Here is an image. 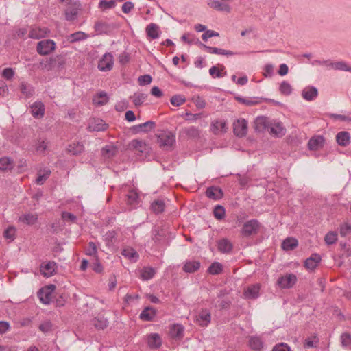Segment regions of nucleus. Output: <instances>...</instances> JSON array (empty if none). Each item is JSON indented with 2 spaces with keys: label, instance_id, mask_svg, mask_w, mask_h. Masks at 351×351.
I'll return each mask as SVG.
<instances>
[{
  "label": "nucleus",
  "instance_id": "1",
  "mask_svg": "<svg viewBox=\"0 0 351 351\" xmlns=\"http://www.w3.org/2000/svg\"><path fill=\"white\" fill-rule=\"evenodd\" d=\"M261 223L257 219H250L243 225L241 234L245 237L256 235L260 229Z\"/></svg>",
  "mask_w": 351,
  "mask_h": 351
},
{
  "label": "nucleus",
  "instance_id": "2",
  "mask_svg": "<svg viewBox=\"0 0 351 351\" xmlns=\"http://www.w3.org/2000/svg\"><path fill=\"white\" fill-rule=\"evenodd\" d=\"M65 64L64 58L62 56L58 55L55 57L50 58L46 62H40V66L42 69L50 70L52 68H60Z\"/></svg>",
  "mask_w": 351,
  "mask_h": 351
},
{
  "label": "nucleus",
  "instance_id": "3",
  "mask_svg": "<svg viewBox=\"0 0 351 351\" xmlns=\"http://www.w3.org/2000/svg\"><path fill=\"white\" fill-rule=\"evenodd\" d=\"M56 43L51 39L43 40L38 43L36 50L40 55L46 56L55 50Z\"/></svg>",
  "mask_w": 351,
  "mask_h": 351
},
{
  "label": "nucleus",
  "instance_id": "4",
  "mask_svg": "<svg viewBox=\"0 0 351 351\" xmlns=\"http://www.w3.org/2000/svg\"><path fill=\"white\" fill-rule=\"evenodd\" d=\"M176 142V136L171 132H164L158 136V143L166 149H170Z\"/></svg>",
  "mask_w": 351,
  "mask_h": 351
},
{
  "label": "nucleus",
  "instance_id": "5",
  "mask_svg": "<svg viewBox=\"0 0 351 351\" xmlns=\"http://www.w3.org/2000/svg\"><path fill=\"white\" fill-rule=\"evenodd\" d=\"M297 282V276L293 274H287L278 278L277 285L281 289H289Z\"/></svg>",
  "mask_w": 351,
  "mask_h": 351
},
{
  "label": "nucleus",
  "instance_id": "6",
  "mask_svg": "<svg viewBox=\"0 0 351 351\" xmlns=\"http://www.w3.org/2000/svg\"><path fill=\"white\" fill-rule=\"evenodd\" d=\"M114 64L113 56L110 53H106L98 62V69L101 71H110Z\"/></svg>",
  "mask_w": 351,
  "mask_h": 351
},
{
  "label": "nucleus",
  "instance_id": "7",
  "mask_svg": "<svg viewBox=\"0 0 351 351\" xmlns=\"http://www.w3.org/2000/svg\"><path fill=\"white\" fill-rule=\"evenodd\" d=\"M233 130L237 136H245L247 132V122L246 120L238 119L233 124Z\"/></svg>",
  "mask_w": 351,
  "mask_h": 351
},
{
  "label": "nucleus",
  "instance_id": "8",
  "mask_svg": "<svg viewBox=\"0 0 351 351\" xmlns=\"http://www.w3.org/2000/svg\"><path fill=\"white\" fill-rule=\"evenodd\" d=\"M271 122V120L267 117H258L254 121V130L258 132H263L265 130H269Z\"/></svg>",
  "mask_w": 351,
  "mask_h": 351
},
{
  "label": "nucleus",
  "instance_id": "9",
  "mask_svg": "<svg viewBox=\"0 0 351 351\" xmlns=\"http://www.w3.org/2000/svg\"><path fill=\"white\" fill-rule=\"evenodd\" d=\"M269 133L277 137H282L286 133V129L280 121H271L269 128Z\"/></svg>",
  "mask_w": 351,
  "mask_h": 351
},
{
  "label": "nucleus",
  "instance_id": "10",
  "mask_svg": "<svg viewBox=\"0 0 351 351\" xmlns=\"http://www.w3.org/2000/svg\"><path fill=\"white\" fill-rule=\"evenodd\" d=\"M31 114L36 119L43 117L45 112L44 104L40 101L34 102L30 107Z\"/></svg>",
  "mask_w": 351,
  "mask_h": 351
},
{
  "label": "nucleus",
  "instance_id": "11",
  "mask_svg": "<svg viewBox=\"0 0 351 351\" xmlns=\"http://www.w3.org/2000/svg\"><path fill=\"white\" fill-rule=\"evenodd\" d=\"M184 327L182 324H175L169 329V336L176 340H180L184 337Z\"/></svg>",
  "mask_w": 351,
  "mask_h": 351
},
{
  "label": "nucleus",
  "instance_id": "12",
  "mask_svg": "<svg viewBox=\"0 0 351 351\" xmlns=\"http://www.w3.org/2000/svg\"><path fill=\"white\" fill-rule=\"evenodd\" d=\"M197 42L199 43V45L205 49L208 53H212V54H218V55H224V56H233L235 54L232 51L229 50H225L221 48L214 47H210L205 44H203L199 41V40H197Z\"/></svg>",
  "mask_w": 351,
  "mask_h": 351
},
{
  "label": "nucleus",
  "instance_id": "13",
  "mask_svg": "<svg viewBox=\"0 0 351 351\" xmlns=\"http://www.w3.org/2000/svg\"><path fill=\"white\" fill-rule=\"evenodd\" d=\"M147 346L151 349H158L162 346V339L158 333H151L147 337Z\"/></svg>",
  "mask_w": 351,
  "mask_h": 351
},
{
  "label": "nucleus",
  "instance_id": "14",
  "mask_svg": "<svg viewBox=\"0 0 351 351\" xmlns=\"http://www.w3.org/2000/svg\"><path fill=\"white\" fill-rule=\"evenodd\" d=\"M210 321L211 315L208 309H202L197 316V322L202 327L207 326Z\"/></svg>",
  "mask_w": 351,
  "mask_h": 351
},
{
  "label": "nucleus",
  "instance_id": "15",
  "mask_svg": "<svg viewBox=\"0 0 351 351\" xmlns=\"http://www.w3.org/2000/svg\"><path fill=\"white\" fill-rule=\"evenodd\" d=\"M155 122L148 121L143 123L134 125L132 129L134 133L147 132L153 130L155 128Z\"/></svg>",
  "mask_w": 351,
  "mask_h": 351
},
{
  "label": "nucleus",
  "instance_id": "16",
  "mask_svg": "<svg viewBox=\"0 0 351 351\" xmlns=\"http://www.w3.org/2000/svg\"><path fill=\"white\" fill-rule=\"evenodd\" d=\"M145 32L147 36L151 39L158 38L160 34L159 26L154 23H151L147 25Z\"/></svg>",
  "mask_w": 351,
  "mask_h": 351
},
{
  "label": "nucleus",
  "instance_id": "17",
  "mask_svg": "<svg viewBox=\"0 0 351 351\" xmlns=\"http://www.w3.org/2000/svg\"><path fill=\"white\" fill-rule=\"evenodd\" d=\"M318 90L314 86H306L302 92V96L306 101H313L317 97Z\"/></svg>",
  "mask_w": 351,
  "mask_h": 351
},
{
  "label": "nucleus",
  "instance_id": "18",
  "mask_svg": "<svg viewBox=\"0 0 351 351\" xmlns=\"http://www.w3.org/2000/svg\"><path fill=\"white\" fill-rule=\"evenodd\" d=\"M324 145V138L322 136H315L312 137L308 143V147L310 150H318Z\"/></svg>",
  "mask_w": 351,
  "mask_h": 351
},
{
  "label": "nucleus",
  "instance_id": "19",
  "mask_svg": "<svg viewBox=\"0 0 351 351\" xmlns=\"http://www.w3.org/2000/svg\"><path fill=\"white\" fill-rule=\"evenodd\" d=\"M350 134L347 131H341L337 134L336 141L337 144L342 147H346L350 143Z\"/></svg>",
  "mask_w": 351,
  "mask_h": 351
},
{
  "label": "nucleus",
  "instance_id": "20",
  "mask_svg": "<svg viewBox=\"0 0 351 351\" xmlns=\"http://www.w3.org/2000/svg\"><path fill=\"white\" fill-rule=\"evenodd\" d=\"M321 259L318 254H313L305 261L304 266L306 269L313 270L320 263Z\"/></svg>",
  "mask_w": 351,
  "mask_h": 351
},
{
  "label": "nucleus",
  "instance_id": "21",
  "mask_svg": "<svg viewBox=\"0 0 351 351\" xmlns=\"http://www.w3.org/2000/svg\"><path fill=\"white\" fill-rule=\"evenodd\" d=\"M260 286L258 284L249 286L244 291L243 294L247 299H256L259 295Z\"/></svg>",
  "mask_w": 351,
  "mask_h": 351
},
{
  "label": "nucleus",
  "instance_id": "22",
  "mask_svg": "<svg viewBox=\"0 0 351 351\" xmlns=\"http://www.w3.org/2000/svg\"><path fill=\"white\" fill-rule=\"evenodd\" d=\"M208 5L218 11H224L226 12H230L231 10V8L228 4L221 3L217 0H208Z\"/></svg>",
  "mask_w": 351,
  "mask_h": 351
},
{
  "label": "nucleus",
  "instance_id": "23",
  "mask_svg": "<svg viewBox=\"0 0 351 351\" xmlns=\"http://www.w3.org/2000/svg\"><path fill=\"white\" fill-rule=\"evenodd\" d=\"M206 195L210 199L218 200L222 197L223 192L219 187L210 186L206 189Z\"/></svg>",
  "mask_w": 351,
  "mask_h": 351
},
{
  "label": "nucleus",
  "instance_id": "24",
  "mask_svg": "<svg viewBox=\"0 0 351 351\" xmlns=\"http://www.w3.org/2000/svg\"><path fill=\"white\" fill-rule=\"evenodd\" d=\"M218 250L224 254L230 253L232 250V244L227 239H222L217 241Z\"/></svg>",
  "mask_w": 351,
  "mask_h": 351
},
{
  "label": "nucleus",
  "instance_id": "25",
  "mask_svg": "<svg viewBox=\"0 0 351 351\" xmlns=\"http://www.w3.org/2000/svg\"><path fill=\"white\" fill-rule=\"evenodd\" d=\"M156 315V310L152 307H146L140 314L139 317L143 321H152Z\"/></svg>",
  "mask_w": 351,
  "mask_h": 351
},
{
  "label": "nucleus",
  "instance_id": "26",
  "mask_svg": "<svg viewBox=\"0 0 351 351\" xmlns=\"http://www.w3.org/2000/svg\"><path fill=\"white\" fill-rule=\"evenodd\" d=\"M84 151V146L80 142L69 144L67 147V152L71 155L76 156L80 154Z\"/></svg>",
  "mask_w": 351,
  "mask_h": 351
},
{
  "label": "nucleus",
  "instance_id": "27",
  "mask_svg": "<svg viewBox=\"0 0 351 351\" xmlns=\"http://www.w3.org/2000/svg\"><path fill=\"white\" fill-rule=\"evenodd\" d=\"M92 324L97 330H104L108 326V321L103 316H98L91 320Z\"/></svg>",
  "mask_w": 351,
  "mask_h": 351
},
{
  "label": "nucleus",
  "instance_id": "28",
  "mask_svg": "<svg viewBox=\"0 0 351 351\" xmlns=\"http://www.w3.org/2000/svg\"><path fill=\"white\" fill-rule=\"evenodd\" d=\"M49 32L47 28L35 27L29 31V36L32 38L39 39L45 37Z\"/></svg>",
  "mask_w": 351,
  "mask_h": 351
},
{
  "label": "nucleus",
  "instance_id": "29",
  "mask_svg": "<svg viewBox=\"0 0 351 351\" xmlns=\"http://www.w3.org/2000/svg\"><path fill=\"white\" fill-rule=\"evenodd\" d=\"M298 245V241L293 237H288L282 243V248L285 251L294 250Z\"/></svg>",
  "mask_w": 351,
  "mask_h": 351
},
{
  "label": "nucleus",
  "instance_id": "30",
  "mask_svg": "<svg viewBox=\"0 0 351 351\" xmlns=\"http://www.w3.org/2000/svg\"><path fill=\"white\" fill-rule=\"evenodd\" d=\"M55 263L48 262L44 266H41L40 270L44 276L50 277L55 273Z\"/></svg>",
  "mask_w": 351,
  "mask_h": 351
},
{
  "label": "nucleus",
  "instance_id": "31",
  "mask_svg": "<svg viewBox=\"0 0 351 351\" xmlns=\"http://www.w3.org/2000/svg\"><path fill=\"white\" fill-rule=\"evenodd\" d=\"M19 220L29 226L34 225L38 221V215L27 213L20 216Z\"/></svg>",
  "mask_w": 351,
  "mask_h": 351
},
{
  "label": "nucleus",
  "instance_id": "32",
  "mask_svg": "<svg viewBox=\"0 0 351 351\" xmlns=\"http://www.w3.org/2000/svg\"><path fill=\"white\" fill-rule=\"evenodd\" d=\"M88 36L81 31L76 32L75 33L71 34L67 36V40L71 43L84 40L88 38Z\"/></svg>",
  "mask_w": 351,
  "mask_h": 351
},
{
  "label": "nucleus",
  "instance_id": "33",
  "mask_svg": "<svg viewBox=\"0 0 351 351\" xmlns=\"http://www.w3.org/2000/svg\"><path fill=\"white\" fill-rule=\"evenodd\" d=\"M200 265V262L197 261H186L183 266V270L186 273H193L199 269Z\"/></svg>",
  "mask_w": 351,
  "mask_h": 351
},
{
  "label": "nucleus",
  "instance_id": "34",
  "mask_svg": "<svg viewBox=\"0 0 351 351\" xmlns=\"http://www.w3.org/2000/svg\"><path fill=\"white\" fill-rule=\"evenodd\" d=\"M227 130L226 123L223 120H217L212 123L211 124V130L212 132L216 134L219 133V131L223 132H226Z\"/></svg>",
  "mask_w": 351,
  "mask_h": 351
},
{
  "label": "nucleus",
  "instance_id": "35",
  "mask_svg": "<svg viewBox=\"0 0 351 351\" xmlns=\"http://www.w3.org/2000/svg\"><path fill=\"white\" fill-rule=\"evenodd\" d=\"M121 254L123 256L134 263L139 258V255L137 252L131 247L123 249Z\"/></svg>",
  "mask_w": 351,
  "mask_h": 351
},
{
  "label": "nucleus",
  "instance_id": "36",
  "mask_svg": "<svg viewBox=\"0 0 351 351\" xmlns=\"http://www.w3.org/2000/svg\"><path fill=\"white\" fill-rule=\"evenodd\" d=\"M249 346L251 349L255 351H261L263 348V342L258 337H251L249 341Z\"/></svg>",
  "mask_w": 351,
  "mask_h": 351
},
{
  "label": "nucleus",
  "instance_id": "37",
  "mask_svg": "<svg viewBox=\"0 0 351 351\" xmlns=\"http://www.w3.org/2000/svg\"><path fill=\"white\" fill-rule=\"evenodd\" d=\"M14 167V161L9 157L0 158V171H5L12 170Z\"/></svg>",
  "mask_w": 351,
  "mask_h": 351
},
{
  "label": "nucleus",
  "instance_id": "38",
  "mask_svg": "<svg viewBox=\"0 0 351 351\" xmlns=\"http://www.w3.org/2000/svg\"><path fill=\"white\" fill-rule=\"evenodd\" d=\"M127 204L135 206L139 202L138 194L134 190L130 191L126 195Z\"/></svg>",
  "mask_w": 351,
  "mask_h": 351
},
{
  "label": "nucleus",
  "instance_id": "39",
  "mask_svg": "<svg viewBox=\"0 0 351 351\" xmlns=\"http://www.w3.org/2000/svg\"><path fill=\"white\" fill-rule=\"evenodd\" d=\"M165 204L160 199L154 200L151 204V209L155 214L162 213L165 210Z\"/></svg>",
  "mask_w": 351,
  "mask_h": 351
},
{
  "label": "nucleus",
  "instance_id": "40",
  "mask_svg": "<svg viewBox=\"0 0 351 351\" xmlns=\"http://www.w3.org/2000/svg\"><path fill=\"white\" fill-rule=\"evenodd\" d=\"M20 90L21 93L25 95L26 98H29L34 94V87L32 85L25 82L21 84Z\"/></svg>",
  "mask_w": 351,
  "mask_h": 351
},
{
  "label": "nucleus",
  "instance_id": "41",
  "mask_svg": "<svg viewBox=\"0 0 351 351\" xmlns=\"http://www.w3.org/2000/svg\"><path fill=\"white\" fill-rule=\"evenodd\" d=\"M328 66L335 70L349 71L351 73V67L343 61L330 62Z\"/></svg>",
  "mask_w": 351,
  "mask_h": 351
},
{
  "label": "nucleus",
  "instance_id": "42",
  "mask_svg": "<svg viewBox=\"0 0 351 351\" xmlns=\"http://www.w3.org/2000/svg\"><path fill=\"white\" fill-rule=\"evenodd\" d=\"M156 274L155 269L152 267H143L141 271V277L143 280L152 279Z\"/></svg>",
  "mask_w": 351,
  "mask_h": 351
},
{
  "label": "nucleus",
  "instance_id": "43",
  "mask_svg": "<svg viewBox=\"0 0 351 351\" xmlns=\"http://www.w3.org/2000/svg\"><path fill=\"white\" fill-rule=\"evenodd\" d=\"M117 147L112 145H106L101 149L102 155L106 158H111L116 155Z\"/></svg>",
  "mask_w": 351,
  "mask_h": 351
},
{
  "label": "nucleus",
  "instance_id": "44",
  "mask_svg": "<svg viewBox=\"0 0 351 351\" xmlns=\"http://www.w3.org/2000/svg\"><path fill=\"white\" fill-rule=\"evenodd\" d=\"M147 95L145 93H134L133 96H131L130 98L132 99L134 105L136 106H139L143 104V103L146 100Z\"/></svg>",
  "mask_w": 351,
  "mask_h": 351
},
{
  "label": "nucleus",
  "instance_id": "45",
  "mask_svg": "<svg viewBox=\"0 0 351 351\" xmlns=\"http://www.w3.org/2000/svg\"><path fill=\"white\" fill-rule=\"evenodd\" d=\"M223 271V265L219 262L213 263L208 267V271L212 275H217Z\"/></svg>",
  "mask_w": 351,
  "mask_h": 351
},
{
  "label": "nucleus",
  "instance_id": "46",
  "mask_svg": "<svg viewBox=\"0 0 351 351\" xmlns=\"http://www.w3.org/2000/svg\"><path fill=\"white\" fill-rule=\"evenodd\" d=\"M108 25L101 21H97L94 25V29L97 32V34H106L108 32Z\"/></svg>",
  "mask_w": 351,
  "mask_h": 351
},
{
  "label": "nucleus",
  "instance_id": "47",
  "mask_svg": "<svg viewBox=\"0 0 351 351\" xmlns=\"http://www.w3.org/2000/svg\"><path fill=\"white\" fill-rule=\"evenodd\" d=\"M116 6L114 0H100L99 8L103 11L114 8Z\"/></svg>",
  "mask_w": 351,
  "mask_h": 351
},
{
  "label": "nucleus",
  "instance_id": "48",
  "mask_svg": "<svg viewBox=\"0 0 351 351\" xmlns=\"http://www.w3.org/2000/svg\"><path fill=\"white\" fill-rule=\"evenodd\" d=\"M341 346L346 349L351 348V335L344 332L341 335Z\"/></svg>",
  "mask_w": 351,
  "mask_h": 351
},
{
  "label": "nucleus",
  "instance_id": "49",
  "mask_svg": "<svg viewBox=\"0 0 351 351\" xmlns=\"http://www.w3.org/2000/svg\"><path fill=\"white\" fill-rule=\"evenodd\" d=\"M292 90H293L292 87L289 82H287L286 81H283L280 84L279 91L280 92V93L282 95H289L291 94Z\"/></svg>",
  "mask_w": 351,
  "mask_h": 351
},
{
  "label": "nucleus",
  "instance_id": "50",
  "mask_svg": "<svg viewBox=\"0 0 351 351\" xmlns=\"http://www.w3.org/2000/svg\"><path fill=\"white\" fill-rule=\"evenodd\" d=\"M213 215L218 220L224 219L226 215V210L223 206L217 205L214 208Z\"/></svg>",
  "mask_w": 351,
  "mask_h": 351
},
{
  "label": "nucleus",
  "instance_id": "51",
  "mask_svg": "<svg viewBox=\"0 0 351 351\" xmlns=\"http://www.w3.org/2000/svg\"><path fill=\"white\" fill-rule=\"evenodd\" d=\"M38 297L43 304H48L50 303L51 293L49 291H43V289L39 290L38 292Z\"/></svg>",
  "mask_w": 351,
  "mask_h": 351
},
{
  "label": "nucleus",
  "instance_id": "52",
  "mask_svg": "<svg viewBox=\"0 0 351 351\" xmlns=\"http://www.w3.org/2000/svg\"><path fill=\"white\" fill-rule=\"evenodd\" d=\"M78 14L77 9L75 8H69L65 10V19L69 21H74Z\"/></svg>",
  "mask_w": 351,
  "mask_h": 351
},
{
  "label": "nucleus",
  "instance_id": "53",
  "mask_svg": "<svg viewBox=\"0 0 351 351\" xmlns=\"http://www.w3.org/2000/svg\"><path fill=\"white\" fill-rule=\"evenodd\" d=\"M184 133L191 138H197L199 136V130L195 126L186 128L183 130Z\"/></svg>",
  "mask_w": 351,
  "mask_h": 351
},
{
  "label": "nucleus",
  "instance_id": "54",
  "mask_svg": "<svg viewBox=\"0 0 351 351\" xmlns=\"http://www.w3.org/2000/svg\"><path fill=\"white\" fill-rule=\"evenodd\" d=\"M170 101L174 106H180L186 101V98L182 95H175L171 97Z\"/></svg>",
  "mask_w": 351,
  "mask_h": 351
},
{
  "label": "nucleus",
  "instance_id": "55",
  "mask_svg": "<svg viewBox=\"0 0 351 351\" xmlns=\"http://www.w3.org/2000/svg\"><path fill=\"white\" fill-rule=\"evenodd\" d=\"M86 254L94 258L97 257V247L95 243L92 241L88 243V246L86 249Z\"/></svg>",
  "mask_w": 351,
  "mask_h": 351
},
{
  "label": "nucleus",
  "instance_id": "56",
  "mask_svg": "<svg viewBox=\"0 0 351 351\" xmlns=\"http://www.w3.org/2000/svg\"><path fill=\"white\" fill-rule=\"evenodd\" d=\"M16 228L14 226H9L3 232L5 239L12 241L15 239Z\"/></svg>",
  "mask_w": 351,
  "mask_h": 351
},
{
  "label": "nucleus",
  "instance_id": "57",
  "mask_svg": "<svg viewBox=\"0 0 351 351\" xmlns=\"http://www.w3.org/2000/svg\"><path fill=\"white\" fill-rule=\"evenodd\" d=\"M337 240V234L335 232H328L325 237L324 241L326 244L332 245L334 244Z\"/></svg>",
  "mask_w": 351,
  "mask_h": 351
},
{
  "label": "nucleus",
  "instance_id": "58",
  "mask_svg": "<svg viewBox=\"0 0 351 351\" xmlns=\"http://www.w3.org/2000/svg\"><path fill=\"white\" fill-rule=\"evenodd\" d=\"M39 330L44 333L50 332L52 330V323L49 320L43 322L40 324Z\"/></svg>",
  "mask_w": 351,
  "mask_h": 351
},
{
  "label": "nucleus",
  "instance_id": "59",
  "mask_svg": "<svg viewBox=\"0 0 351 351\" xmlns=\"http://www.w3.org/2000/svg\"><path fill=\"white\" fill-rule=\"evenodd\" d=\"M51 174L50 170H46L43 174H40L36 179V183L38 185H41L49 177Z\"/></svg>",
  "mask_w": 351,
  "mask_h": 351
},
{
  "label": "nucleus",
  "instance_id": "60",
  "mask_svg": "<svg viewBox=\"0 0 351 351\" xmlns=\"http://www.w3.org/2000/svg\"><path fill=\"white\" fill-rule=\"evenodd\" d=\"M138 81L141 86H145L149 84L152 81V78L149 75H144L139 76Z\"/></svg>",
  "mask_w": 351,
  "mask_h": 351
},
{
  "label": "nucleus",
  "instance_id": "61",
  "mask_svg": "<svg viewBox=\"0 0 351 351\" xmlns=\"http://www.w3.org/2000/svg\"><path fill=\"white\" fill-rule=\"evenodd\" d=\"M61 217L64 221H69L73 223L75 222L77 219V217L74 214L66 211L62 212Z\"/></svg>",
  "mask_w": 351,
  "mask_h": 351
},
{
  "label": "nucleus",
  "instance_id": "62",
  "mask_svg": "<svg viewBox=\"0 0 351 351\" xmlns=\"http://www.w3.org/2000/svg\"><path fill=\"white\" fill-rule=\"evenodd\" d=\"M219 34L213 30H206L205 32L202 35V39L204 41H207L208 38L214 36H219Z\"/></svg>",
  "mask_w": 351,
  "mask_h": 351
},
{
  "label": "nucleus",
  "instance_id": "63",
  "mask_svg": "<svg viewBox=\"0 0 351 351\" xmlns=\"http://www.w3.org/2000/svg\"><path fill=\"white\" fill-rule=\"evenodd\" d=\"M128 101L126 99H123L119 101L115 105V109L118 112H121L128 107Z\"/></svg>",
  "mask_w": 351,
  "mask_h": 351
},
{
  "label": "nucleus",
  "instance_id": "64",
  "mask_svg": "<svg viewBox=\"0 0 351 351\" xmlns=\"http://www.w3.org/2000/svg\"><path fill=\"white\" fill-rule=\"evenodd\" d=\"M272 351H291V350L290 347L287 343H281L276 345L273 348Z\"/></svg>",
  "mask_w": 351,
  "mask_h": 351
}]
</instances>
